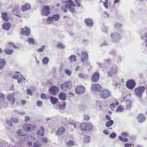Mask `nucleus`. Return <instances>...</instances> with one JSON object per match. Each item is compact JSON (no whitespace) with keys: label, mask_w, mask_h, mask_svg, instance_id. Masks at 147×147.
<instances>
[{"label":"nucleus","mask_w":147,"mask_h":147,"mask_svg":"<svg viewBox=\"0 0 147 147\" xmlns=\"http://www.w3.org/2000/svg\"><path fill=\"white\" fill-rule=\"evenodd\" d=\"M67 4L65 6V7H62V10L65 13L67 12V10L65 9H68L69 10L72 12H74L75 10L73 8L75 6V5L73 3V2L71 0H68L67 2Z\"/></svg>","instance_id":"f257e3e1"},{"label":"nucleus","mask_w":147,"mask_h":147,"mask_svg":"<svg viewBox=\"0 0 147 147\" xmlns=\"http://www.w3.org/2000/svg\"><path fill=\"white\" fill-rule=\"evenodd\" d=\"M81 129L84 131H90L93 128L92 125L91 123H83L80 125Z\"/></svg>","instance_id":"f03ea898"},{"label":"nucleus","mask_w":147,"mask_h":147,"mask_svg":"<svg viewBox=\"0 0 147 147\" xmlns=\"http://www.w3.org/2000/svg\"><path fill=\"white\" fill-rule=\"evenodd\" d=\"M144 90V86H139L135 89V93L136 95L139 98H141Z\"/></svg>","instance_id":"7ed1b4c3"},{"label":"nucleus","mask_w":147,"mask_h":147,"mask_svg":"<svg viewBox=\"0 0 147 147\" xmlns=\"http://www.w3.org/2000/svg\"><path fill=\"white\" fill-rule=\"evenodd\" d=\"M111 96L110 92L107 89H103L100 93V97L103 99H106Z\"/></svg>","instance_id":"20e7f679"},{"label":"nucleus","mask_w":147,"mask_h":147,"mask_svg":"<svg viewBox=\"0 0 147 147\" xmlns=\"http://www.w3.org/2000/svg\"><path fill=\"white\" fill-rule=\"evenodd\" d=\"M36 128V126L28 124H24L23 127V129L25 132H30L34 130Z\"/></svg>","instance_id":"39448f33"},{"label":"nucleus","mask_w":147,"mask_h":147,"mask_svg":"<svg viewBox=\"0 0 147 147\" xmlns=\"http://www.w3.org/2000/svg\"><path fill=\"white\" fill-rule=\"evenodd\" d=\"M72 86L71 83L70 81L61 84V88L64 91L70 88Z\"/></svg>","instance_id":"423d86ee"},{"label":"nucleus","mask_w":147,"mask_h":147,"mask_svg":"<svg viewBox=\"0 0 147 147\" xmlns=\"http://www.w3.org/2000/svg\"><path fill=\"white\" fill-rule=\"evenodd\" d=\"M59 89L58 88L53 86L49 89V92L51 94L55 95L58 93Z\"/></svg>","instance_id":"0eeeda50"},{"label":"nucleus","mask_w":147,"mask_h":147,"mask_svg":"<svg viewBox=\"0 0 147 147\" xmlns=\"http://www.w3.org/2000/svg\"><path fill=\"white\" fill-rule=\"evenodd\" d=\"M111 37L113 41L114 42L117 41L120 38L119 35L116 32L111 34Z\"/></svg>","instance_id":"6e6552de"},{"label":"nucleus","mask_w":147,"mask_h":147,"mask_svg":"<svg viewBox=\"0 0 147 147\" xmlns=\"http://www.w3.org/2000/svg\"><path fill=\"white\" fill-rule=\"evenodd\" d=\"M126 85L127 88L131 89L135 87V83L134 80H129L127 82Z\"/></svg>","instance_id":"1a4fd4ad"},{"label":"nucleus","mask_w":147,"mask_h":147,"mask_svg":"<svg viewBox=\"0 0 147 147\" xmlns=\"http://www.w3.org/2000/svg\"><path fill=\"white\" fill-rule=\"evenodd\" d=\"M118 68V67L117 66L112 67L111 70L108 73L109 76L111 77L116 74L117 73Z\"/></svg>","instance_id":"9d476101"},{"label":"nucleus","mask_w":147,"mask_h":147,"mask_svg":"<svg viewBox=\"0 0 147 147\" xmlns=\"http://www.w3.org/2000/svg\"><path fill=\"white\" fill-rule=\"evenodd\" d=\"M85 88L84 87L82 86H78L76 89V93L78 94H81L84 92Z\"/></svg>","instance_id":"9b49d317"},{"label":"nucleus","mask_w":147,"mask_h":147,"mask_svg":"<svg viewBox=\"0 0 147 147\" xmlns=\"http://www.w3.org/2000/svg\"><path fill=\"white\" fill-rule=\"evenodd\" d=\"M13 96V94H9L7 96V99L12 104L14 103L15 100V98Z\"/></svg>","instance_id":"f8f14e48"},{"label":"nucleus","mask_w":147,"mask_h":147,"mask_svg":"<svg viewBox=\"0 0 147 147\" xmlns=\"http://www.w3.org/2000/svg\"><path fill=\"white\" fill-rule=\"evenodd\" d=\"M25 29L22 28L21 29V34L22 35H28L30 34V30L29 28H28L26 27L24 28Z\"/></svg>","instance_id":"ddd939ff"},{"label":"nucleus","mask_w":147,"mask_h":147,"mask_svg":"<svg viewBox=\"0 0 147 147\" xmlns=\"http://www.w3.org/2000/svg\"><path fill=\"white\" fill-rule=\"evenodd\" d=\"M42 13L44 16H48L49 14V7L46 6L43 7L42 11Z\"/></svg>","instance_id":"4468645a"},{"label":"nucleus","mask_w":147,"mask_h":147,"mask_svg":"<svg viewBox=\"0 0 147 147\" xmlns=\"http://www.w3.org/2000/svg\"><path fill=\"white\" fill-rule=\"evenodd\" d=\"M137 119L138 121L141 123L145 121L146 118L144 115L142 114H140L137 116Z\"/></svg>","instance_id":"2eb2a0df"},{"label":"nucleus","mask_w":147,"mask_h":147,"mask_svg":"<svg viewBox=\"0 0 147 147\" xmlns=\"http://www.w3.org/2000/svg\"><path fill=\"white\" fill-rule=\"evenodd\" d=\"M101 88V86L98 84H93L91 86L92 89L94 91H99Z\"/></svg>","instance_id":"dca6fc26"},{"label":"nucleus","mask_w":147,"mask_h":147,"mask_svg":"<svg viewBox=\"0 0 147 147\" xmlns=\"http://www.w3.org/2000/svg\"><path fill=\"white\" fill-rule=\"evenodd\" d=\"M99 75L98 73H95L92 76V81L94 82H97L98 80Z\"/></svg>","instance_id":"f3484780"},{"label":"nucleus","mask_w":147,"mask_h":147,"mask_svg":"<svg viewBox=\"0 0 147 147\" xmlns=\"http://www.w3.org/2000/svg\"><path fill=\"white\" fill-rule=\"evenodd\" d=\"M88 57L87 54L85 52H82L81 56V61L83 62Z\"/></svg>","instance_id":"a211bd4d"},{"label":"nucleus","mask_w":147,"mask_h":147,"mask_svg":"<svg viewBox=\"0 0 147 147\" xmlns=\"http://www.w3.org/2000/svg\"><path fill=\"white\" fill-rule=\"evenodd\" d=\"M25 139L26 140L32 142L35 140L36 138L34 136L30 135L25 137Z\"/></svg>","instance_id":"6ab92c4d"},{"label":"nucleus","mask_w":147,"mask_h":147,"mask_svg":"<svg viewBox=\"0 0 147 147\" xmlns=\"http://www.w3.org/2000/svg\"><path fill=\"white\" fill-rule=\"evenodd\" d=\"M31 8V6L29 4H26L23 5L22 7V10L23 11H27Z\"/></svg>","instance_id":"aec40b11"},{"label":"nucleus","mask_w":147,"mask_h":147,"mask_svg":"<svg viewBox=\"0 0 147 147\" xmlns=\"http://www.w3.org/2000/svg\"><path fill=\"white\" fill-rule=\"evenodd\" d=\"M59 97L60 100H65L66 99V96L65 93L61 92L59 94Z\"/></svg>","instance_id":"412c9836"},{"label":"nucleus","mask_w":147,"mask_h":147,"mask_svg":"<svg viewBox=\"0 0 147 147\" xmlns=\"http://www.w3.org/2000/svg\"><path fill=\"white\" fill-rule=\"evenodd\" d=\"M10 27V25L9 22L4 23L3 26V28L5 30H9Z\"/></svg>","instance_id":"4be33fe9"},{"label":"nucleus","mask_w":147,"mask_h":147,"mask_svg":"<svg viewBox=\"0 0 147 147\" xmlns=\"http://www.w3.org/2000/svg\"><path fill=\"white\" fill-rule=\"evenodd\" d=\"M65 131V129L63 127H61L58 129L56 132V134L58 135H61L63 134Z\"/></svg>","instance_id":"5701e85b"},{"label":"nucleus","mask_w":147,"mask_h":147,"mask_svg":"<svg viewBox=\"0 0 147 147\" xmlns=\"http://www.w3.org/2000/svg\"><path fill=\"white\" fill-rule=\"evenodd\" d=\"M126 107V109H129L132 107V103L129 100H127L125 102Z\"/></svg>","instance_id":"b1692460"},{"label":"nucleus","mask_w":147,"mask_h":147,"mask_svg":"<svg viewBox=\"0 0 147 147\" xmlns=\"http://www.w3.org/2000/svg\"><path fill=\"white\" fill-rule=\"evenodd\" d=\"M85 22L87 25L89 26H91L93 24V22L90 19H87L85 20Z\"/></svg>","instance_id":"393cba45"},{"label":"nucleus","mask_w":147,"mask_h":147,"mask_svg":"<svg viewBox=\"0 0 147 147\" xmlns=\"http://www.w3.org/2000/svg\"><path fill=\"white\" fill-rule=\"evenodd\" d=\"M6 62L3 59H0V70H2L4 67Z\"/></svg>","instance_id":"a878e982"},{"label":"nucleus","mask_w":147,"mask_h":147,"mask_svg":"<svg viewBox=\"0 0 147 147\" xmlns=\"http://www.w3.org/2000/svg\"><path fill=\"white\" fill-rule=\"evenodd\" d=\"M58 100V99L55 97L53 96L51 97L50 101L53 104H56Z\"/></svg>","instance_id":"bb28decb"},{"label":"nucleus","mask_w":147,"mask_h":147,"mask_svg":"<svg viewBox=\"0 0 147 147\" xmlns=\"http://www.w3.org/2000/svg\"><path fill=\"white\" fill-rule=\"evenodd\" d=\"M44 129L42 127H41L37 132L38 134L41 136H43L44 133Z\"/></svg>","instance_id":"cd10ccee"},{"label":"nucleus","mask_w":147,"mask_h":147,"mask_svg":"<svg viewBox=\"0 0 147 147\" xmlns=\"http://www.w3.org/2000/svg\"><path fill=\"white\" fill-rule=\"evenodd\" d=\"M68 59L71 63L76 61V56L74 55H71Z\"/></svg>","instance_id":"c85d7f7f"},{"label":"nucleus","mask_w":147,"mask_h":147,"mask_svg":"<svg viewBox=\"0 0 147 147\" xmlns=\"http://www.w3.org/2000/svg\"><path fill=\"white\" fill-rule=\"evenodd\" d=\"M114 123V121L112 120H111L107 122L106 124V126L107 127H109L112 126Z\"/></svg>","instance_id":"c756f323"},{"label":"nucleus","mask_w":147,"mask_h":147,"mask_svg":"<svg viewBox=\"0 0 147 147\" xmlns=\"http://www.w3.org/2000/svg\"><path fill=\"white\" fill-rule=\"evenodd\" d=\"M7 16V14L5 13L4 12L2 13V18L3 20L7 21L8 19Z\"/></svg>","instance_id":"7c9ffc66"},{"label":"nucleus","mask_w":147,"mask_h":147,"mask_svg":"<svg viewBox=\"0 0 147 147\" xmlns=\"http://www.w3.org/2000/svg\"><path fill=\"white\" fill-rule=\"evenodd\" d=\"M5 53L8 55L11 54L13 52V50H10L7 49H6L4 50Z\"/></svg>","instance_id":"2f4dec72"},{"label":"nucleus","mask_w":147,"mask_h":147,"mask_svg":"<svg viewBox=\"0 0 147 147\" xmlns=\"http://www.w3.org/2000/svg\"><path fill=\"white\" fill-rule=\"evenodd\" d=\"M47 22L49 24H51L52 23L54 22V20L52 17H49L47 18Z\"/></svg>","instance_id":"473e14b6"},{"label":"nucleus","mask_w":147,"mask_h":147,"mask_svg":"<svg viewBox=\"0 0 147 147\" xmlns=\"http://www.w3.org/2000/svg\"><path fill=\"white\" fill-rule=\"evenodd\" d=\"M59 14H56L53 16L52 17L54 21H57L59 20Z\"/></svg>","instance_id":"72a5a7b5"},{"label":"nucleus","mask_w":147,"mask_h":147,"mask_svg":"<svg viewBox=\"0 0 147 147\" xmlns=\"http://www.w3.org/2000/svg\"><path fill=\"white\" fill-rule=\"evenodd\" d=\"M58 105L59 106V109L60 110H62L65 109V103L63 102L62 104H58Z\"/></svg>","instance_id":"f704fd0d"},{"label":"nucleus","mask_w":147,"mask_h":147,"mask_svg":"<svg viewBox=\"0 0 147 147\" xmlns=\"http://www.w3.org/2000/svg\"><path fill=\"white\" fill-rule=\"evenodd\" d=\"M5 98V94L2 93H0V102H3Z\"/></svg>","instance_id":"c9c22d12"},{"label":"nucleus","mask_w":147,"mask_h":147,"mask_svg":"<svg viewBox=\"0 0 147 147\" xmlns=\"http://www.w3.org/2000/svg\"><path fill=\"white\" fill-rule=\"evenodd\" d=\"M124 108L122 107L119 106L118 107L116 110V112H121L123 111Z\"/></svg>","instance_id":"e433bc0d"},{"label":"nucleus","mask_w":147,"mask_h":147,"mask_svg":"<svg viewBox=\"0 0 147 147\" xmlns=\"http://www.w3.org/2000/svg\"><path fill=\"white\" fill-rule=\"evenodd\" d=\"M41 144L40 143L36 142L33 143V147H40Z\"/></svg>","instance_id":"4c0bfd02"},{"label":"nucleus","mask_w":147,"mask_h":147,"mask_svg":"<svg viewBox=\"0 0 147 147\" xmlns=\"http://www.w3.org/2000/svg\"><path fill=\"white\" fill-rule=\"evenodd\" d=\"M49 60L47 57L44 58L42 60V62L44 64L47 65L48 63Z\"/></svg>","instance_id":"58836bf2"},{"label":"nucleus","mask_w":147,"mask_h":147,"mask_svg":"<svg viewBox=\"0 0 147 147\" xmlns=\"http://www.w3.org/2000/svg\"><path fill=\"white\" fill-rule=\"evenodd\" d=\"M17 134L19 136H24L25 135L24 134L20 129L18 130L17 131Z\"/></svg>","instance_id":"ea45409f"},{"label":"nucleus","mask_w":147,"mask_h":147,"mask_svg":"<svg viewBox=\"0 0 147 147\" xmlns=\"http://www.w3.org/2000/svg\"><path fill=\"white\" fill-rule=\"evenodd\" d=\"M120 140L122 142H127L128 141V140L126 138H123V137L119 136V137Z\"/></svg>","instance_id":"a19ab883"},{"label":"nucleus","mask_w":147,"mask_h":147,"mask_svg":"<svg viewBox=\"0 0 147 147\" xmlns=\"http://www.w3.org/2000/svg\"><path fill=\"white\" fill-rule=\"evenodd\" d=\"M11 121L13 123H16L18 122L19 120L18 119L16 118L13 117L11 119Z\"/></svg>","instance_id":"79ce46f5"},{"label":"nucleus","mask_w":147,"mask_h":147,"mask_svg":"<svg viewBox=\"0 0 147 147\" xmlns=\"http://www.w3.org/2000/svg\"><path fill=\"white\" fill-rule=\"evenodd\" d=\"M90 141V138L88 136H86L84 139V141L86 143H88Z\"/></svg>","instance_id":"37998d69"},{"label":"nucleus","mask_w":147,"mask_h":147,"mask_svg":"<svg viewBox=\"0 0 147 147\" xmlns=\"http://www.w3.org/2000/svg\"><path fill=\"white\" fill-rule=\"evenodd\" d=\"M121 26V25L118 23H116L114 25V28L116 29H117Z\"/></svg>","instance_id":"c03bdc74"},{"label":"nucleus","mask_w":147,"mask_h":147,"mask_svg":"<svg viewBox=\"0 0 147 147\" xmlns=\"http://www.w3.org/2000/svg\"><path fill=\"white\" fill-rule=\"evenodd\" d=\"M67 144L68 146H72L74 145V143L73 141L70 140L67 142Z\"/></svg>","instance_id":"a18cd8bd"},{"label":"nucleus","mask_w":147,"mask_h":147,"mask_svg":"<svg viewBox=\"0 0 147 147\" xmlns=\"http://www.w3.org/2000/svg\"><path fill=\"white\" fill-rule=\"evenodd\" d=\"M108 0H105V1L103 2L104 6L106 9H108Z\"/></svg>","instance_id":"49530a36"},{"label":"nucleus","mask_w":147,"mask_h":147,"mask_svg":"<svg viewBox=\"0 0 147 147\" xmlns=\"http://www.w3.org/2000/svg\"><path fill=\"white\" fill-rule=\"evenodd\" d=\"M40 97L42 99H47V98L46 95L44 93H42Z\"/></svg>","instance_id":"de8ad7c7"},{"label":"nucleus","mask_w":147,"mask_h":147,"mask_svg":"<svg viewBox=\"0 0 147 147\" xmlns=\"http://www.w3.org/2000/svg\"><path fill=\"white\" fill-rule=\"evenodd\" d=\"M119 104V103L118 102H117L115 104V103H112L110 105V107L112 109H113V108L115 107V106L118 105Z\"/></svg>","instance_id":"09e8293b"},{"label":"nucleus","mask_w":147,"mask_h":147,"mask_svg":"<svg viewBox=\"0 0 147 147\" xmlns=\"http://www.w3.org/2000/svg\"><path fill=\"white\" fill-rule=\"evenodd\" d=\"M65 73L69 76H70L72 73V72L68 69H65Z\"/></svg>","instance_id":"8fccbe9b"},{"label":"nucleus","mask_w":147,"mask_h":147,"mask_svg":"<svg viewBox=\"0 0 147 147\" xmlns=\"http://www.w3.org/2000/svg\"><path fill=\"white\" fill-rule=\"evenodd\" d=\"M116 137V135L115 133H113L111 134L110 137L112 139H114Z\"/></svg>","instance_id":"3c124183"},{"label":"nucleus","mask_w":147,"mask_h":147,"mask_svg":"<svg viewBox=\"0 0 147 147\" xmlns=\"http://www.w3.org/2000/svg\"><path fill=\"white\" fill-rule=\"evenodd\" d=\"M45 45H43L42 47L39 48V49L37 50V51L38 52H42L44 50L45 48Z\"/></svg>","instance_id":"603ef678"},{"label":"nucleus","mask_w":147,"mask_h":147,"mask_svg":"<svg viewBox=\"0 0 147 147\" xmlns=\"http://www.w3.org/2000/svg\"><path fill=\"white\" fill-rule=\"evenodd\" d=\"M36 105L39 107H41L42 105V102L40 101H38L36 103Z\"/></svg>","instance_id":"864d4df0"},{"label":"nucleus","mask_w":147,"mask_h":147,"mask_svg":"<svg viewBox=\"0 0 147 147\" xmlns=\"http://www.w3.org/2000/svg\"><path fill=\"white\" fill-rule=\"evenodd\" d=\"M28 42L34 44V40L32 38H29L28 39Z\"/></svg>","instance_id":"5fc2aeb1"},{"label":"nucleus","mask_w":147,"mask_h":147,"mask_svg":"<svg viewBox=\"0 0 147 147\" xmlns=\"http://www.w3.org/2000/svg\"><path fill=\"white\" fill-rule=\"evenodd\" d=\"M42 141L43 142L46 143L48 142V140L47 138L44 137L42 138Z\"/></svg>","instance_id":"6e6d98bb"},{"label":"nucleus","mask_w":147,"mask_h":147,"mask_svg":"<svg viewBox=\"0 0 147 147\" xmlns=\"http://www.w3.org/2000/svg\"><path fill=\"white\" fill-rule=\"evenodd\" d=\"M58 47L59 49H63L64 47V46L62 44L60 43L58 45Z\"/></svg>","instance_id":"4d7b16f0"},{"label":"nucleus","mask_w":147,"mask_h":147,"mask_svg":"<svg viewBox=\"0 0 147 147\" xmlns=\"http://www.w3.org/2000/svg\"><path fill=\"white\" fill-rule=\"evenodd\" d=\"M84 119L85 120H88L90 119V117L88 115H84Z\"/></svg>","instance_id":"13d9d810"},{"label":"nucleus","mask_w":147,"mask_h":147,"mask_svg":"<svg viewBox=\"0 0 147 147\" xmlns=\"http://www.w3.org/2000/svg\"><path fill=\"white\" fill-rule=\"evenodd\" d=\"M30 117H29L28 116H26L25 117V121L26 122L28 121H29L30 120Z\"/></svg>","instance_id":"bf43d9fd"},{"label":"nucleus","mask_w":147,"mask_h":147,"mask_svg":"<svg viewBox=\"0 0 147 147\" xmlns=\"http://www.w3.org/2000/svg\"><path fill=\"white\" fill-rule=\"evenodd\" d=\"M70 124L71 126L72 127H74V128H76V125L74 123H70Z\"/></svg>","instance_id":"052dcab7"},{"label":"nucleus","mask_w":147,"mask_h":147,"mask_svg":"<svg viewBox=\"0 0 147 147\" xmlns=\"http://www.w3.org/2000/svg\"><path fill=\"white\" fill-rule=\"evenodd\" d=\"M7 124L10 127L12 126V124L11 123V121L9 120H7Z\"/></svg>","instance_id":"680f3d73"},{"label":"nucleus","mask_w":147,"mask_h":147,"mask_svg":"<svg viewBox=\"0 0 147 147\" xmlns=\"http://www.w3.org/2000/svg\"><path fill=\"white\" fill-rule=\"evenodd\" d=\"M27 94H29L30 95H32V93L30 89H28L27 90Z\"/></svg>","instance_id":"e2e57ef3"},{"label":"nucleus","mask_w":147,"mask_h":147,"mask_svg":"<svg viewBox=\"0 0 147 147\" xmlns=\"http://www.w3.org/2000/svg\"><path fill=\"white\" fill-rule=\"evenodd\" d=\"M122 135L123 137H126L128 135V134L127 133L124 132L122 133Z\"/></svg>","instance_id":"0e129e2a"},{"label":"nucleus","mask_w":147,"mask_h":147,"mask_svg":"<svg viewBox=\"0 0 147 147\" xmlns=\"http://www.w3.org/2000/svg\"><path fill=\"white\" fill-rule=\"evenodd\" d=\"M125 147H132V145L130 144H126L125 145Z\"/></svg>","instance_id":"69168bd1"},{"label":"nucleus","mask_w":147,"mask_h":147,"mask_svg":"<svg viewBox=\"0 0 147 147\" xmlns=\"http://www.w3.org/2000/svg\"><path fill=\"white\" fill-rule=\"evenodd\" d=\"M8 44L9 45H10L11 46H12L14 48H16V47L12 43L9 42L8 43Z\"/></svg>","instance_id":"338daca9"},{"label":"nucleus","mask_w":147,"mask_h":147,"mask_svg":"<svg viewBox=\"0 0 147 147\" xmlns=\"http://www.w3.org/2000/svg\"><path fill=\"white\" fill-rule=\"evenodd\" d=\"M18 113L19 114L21 115H23L25 114V113L23 111H22V112L18 111Z\"/></svg>","instance_id":"774afa93"}]
</instances>
